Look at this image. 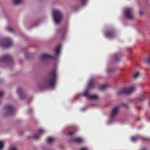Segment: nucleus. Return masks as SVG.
Masks as SVG:
<instances>
[{
  "mask_svg": "<svg viewBox=\"0 0 150 150\" xmlns=\"http://www.w3.org/2000/svg\"><path fill=\"white\" fill-rule=\"evenodd\" d=\"M118 108L119 107L117 106L115 107L112 109L110 115V119L108 122V124H110L112 123V118L117 115Z\"/></svg>",
  "mask_w": 150,
  "mask_h": 150,
  "instance_id": "obj_8",
  "label": "nucleus"
},
{
  "mask_svg": "<svg viewBox=\"0 0 150 150\" xmlns=\"http://www.w3.org/2000/svg\"><path fill=\"white\" fill-rule=\"evenodd\" d=\"M142 150H146V149H143Z\"/></svg>",
  "mask_w": 150,
  "mask_h": 150,
  "instance_id": "obj_37",
  "label": "nucleus"
},
{
  "mask_svg": "<svg viewBox=\"0 0 150 150\" xmlns=\"http://www.w3.org/2000/svg\"><path fill=\"white\" fill-rule=\"evenodd\" d=\"M26 97V94H19V97L21 99L24 98Z\"/></svg>",
  "mask_w": 150,
  "mask_h": 150,
  "instance_id": "obj_21",
  "label": "nucleus"
},
{
  "mask_svg": "<svg viewBox=\"0 0 150 150\" xmlns=\"http://www.w3.org/2000/svg\"><path fill=\"white\" fill-rule=\"evenodd\" d=\"M25 57L26 58H27V57H26V56H25Z\"/></svg>",
  "mask_w": 150,
  "mask_h": 150,
  "instance_id": "obj_39",
  "label": "nucleus"
},
{
  "mask_svg": "<svg viewBox=\"0 0 150 150\" xmlns=\"http://www.w3.org/2000/svg\"><path fill=\"white\" fill-rule=\"evenodd\" d=\"M4 142L2 141H0V150H2L4 148Z\"/></svg>",
  "mask_w": 150,
  "mask_h": 150,
  "instance_id": "obj_20",
  "label": "nucleus"
},
{
  "mask_svg": "<svg viewBox=\"0 0 150 150\" xmlns=\"http://www.w3.org/2000/svg\"><path fill=\"white\" fill-rule=\"evenodd\" d=\"M140 73L139 71L137 72V73L134 75V79H136L137 78L139 75Z\"/></svg>",
  "mask_w": 150,
  "mask_h": 150,
  "instance_id": "obj_23",
  "label": "nucleus"
},
{
  "mask_svg": "<svg viewBox=\"0 0 150 150\" xmlns=\"http://www.w3.org/2000/svg\"><path fill=\"white\" fill-rule=\"evenodd\" d=\"M93 81V79H91L90 80L88 83V87L83 94H89L90 90L94 87Z\"/></svg>",
  "mask_w": 150,
  "mask_h": 150,
  "instance_id": "obj_9",
  "label": "nucleus"
},
{
  "mask_svg": "<svg viewBox=\"0 0 150 150\" xmlns=\"http://www.w3.org/2000/svg\"><path fill=\"white\" fill-rule=\"evenodd\" d=\"M81 150H88V149L86 148H82Z\"/></svg>",
  "mask_w": 150,
  "mask_h": 150,
  "instance_id": "obj_29",
  "label": "nucleus"
},
{
  "mask_svg": "<svg viewBox=\"0 0 150 150\" xmlns=\"http://www.w3.org/2000/svg\"><path fill=\"white\" fill-rule=\"evenodd\" d=\"M13 43L11 40L5 38L1 40L0 42V46L2 47L7 48L11 46Z\"/></svg>",
  "mask_w": 150,
  "mask_h": 150,
  "instance_id": "obj_5",
  "label": "nucleus"
},
{
  "mask_svg": "<svg viewBox=\"0 0 150 150\" xmlns=\"http://www.w3.org/2000/svg\"><path fill=\"white\" fill-rule=\"evenodd\" d=\"M146 62L147 63H150V57L148 58Z\"/></svg>",
  "mask_w": 150,
  "mask_h": 150,
  "instance_id": "obj_27",
  "label": "nucleus"
},
{
  "mask_svg": "<svg viewBox=\"0 0 150 150\" xmlns=\"http://www.w3.org/2000/svg\"><path fill=\"white\" fill-rule=\"evenodd\" d=\"M72 141L76 143H79L83 142V140L82 138L79 137L73 139H72Z\"/></svg>",
  "mask_w": 150,
  "mask_h": 150,
  "instance_id": "obj_15",
  "label": "nucleus"
},
{
  "mask_svg": "<svg viewBox=\"0 0 150 150\" xmlns=\"http://www.w3.org/2000/svg\"><path fill=\"white\" fill-rule=\"evenodd\" d=\"M81 96L89 100H95L99 98L96 94H79L78 96Z\"/></svg>",
  "mask_w": 150,
  "mask_h": 150,
  "instance_id": "obj_7",
  "label": "nucleus"
},
{
  "mask_svg": "<svg viewBox=\"0 0 150 150\" xmlns=\"http://www.w3.org/2000/svg\"><path fill=\"white\" fill-rule=\"evenodd\" d=\"M140 13L141 14H142V12H140Z\"/></svg>",
  "mask_w": 150,
  "mask_h": 150,
  "instance_id": "obj_36",
  "label": "nucleus"
},
{
  "mask_svg": "<svg viewBox=\"0 0 150 150\" xmlns=\"http://www.w3.org/2000/svg\"><path fill=\"white\" fill-rule=\"evenodd\" d=\"M60 48V45H59L54 49V50L56 54L55 57H53L47 54H44L41 56L40 58L41 59L43 60L49 59H56L58 57Z\"/></svg>",
  "mask_w": 150,
  "mask_h": 150,
  "instance_id": "obj_2",
  "label": "nucleus"
},
{
  "mask_svg": "<svg viewBox=\"0 0 150 150\" xmlns=\"http://www.w3.org/2000/svg\"><path fill=\"white\" fill-rule=\"evenodd\" d=\"M136 89V87L133 85L128 87L124 88L118 91V94H127L132 93Z\"/></svg>",
  "mask_w": 150,
  "mask_h": 150,
  "instance_id": "obj_4",
  "label": "nucleus"
},
{
  "mask_svg": "<svg viewBox=\"0 0 150 150\" xmlns=\"http://www.w3.org/2000/svg\"><path fill=\"white\" fill-rule=\"evenodd\" d=\"M4 92H3V91H0V94H4Z\"/></svg>",
  "mask_w": 150,
  "mask_h": 150,
  "instance_id": "obj_31",
  "label": "nucleus"
},
{
  "mask_svg": "<svg viewBox=\"0 0 150 150\" xmlns=\"http://www.w3.org/2000/svg\"><path fill=\"white\" fill-rule=\"evenodd\" d=\"M4 94H0V98H1Z\"/></svg>",
  "mask_w": 150,
  "mask_h": 150,
  "instance_id": "obj_32",
  "label": "nucleus"
},
{
  "mask_svg": "<svg viewBox=\"0 0 150 150\" xmlns=\"http://www.w3.org/2000/svg\"><path fill=\"white\" fill-rule=\"evenodd\" d=\"M38 134H35L33 136V137L35 139H38L40 137V135L43 133L44 132V130L42 129H38Z\"/></svg>",
  "mask_w": 150,
  "mask_h": 150,
  "instance_id": "obj_13",
  "label": "nucleus"
},
{
  "mask_svg": "<svg viewBox=\"0 0 150 150\" xmlns=\"http://www.w3.org/2000/svg\"><path fill=\"white\" fill-rule=\"evenodd\" d=\"M5 108L7 111V115H12L15 111V109L11 105H7L5 106Z\"/></svg>",
  "mask_w": 150,
  "mask_h": 150,
  "instance_id": "obj_10",
  "label": "nucleus"
},
{
  "mask_svg": "<svg viewBox=\"0 0 150 150\" xmlns=\"http://www.w3.org/2000/svg\"><path fill=\"white\" fill-rule=\"evenodd\" d=\"M52 15L55 23L56 24H59L62 19V17L61 13L59 10H54L52 11Z\"/></svg>",
  "mask_w": 150,
  "mask_h": 150,
  "instance_id": "obj_3",
  "label": "nucleus"
},
{
  "mask_svg": "<svg viewBox=\"0 0 150 150\" xmlns=\"http://www.w3.org/2000/svg\"><path fill=\"white\" fill-rule=\"evenodd\" d=\"M110 85L108 83H105L101 86L99 88V89L100 91H103L106 88L109 87Z\"/></svg>",
  "mask_w": 150,
  "mask_h": 150,
  "instance_id": "obj_14",
  "label": "nucleus"
},
{
  "mask_svg": "<svg viewBox=\"0 0 150 150\" xmlns=\"http://www.w3.org/2000/svg\"><path fill=\"white\" fill-rule=\"evenodd\" d=\"M11 59V56L8 54L4 55L0 59V61L2 62H7L10 61Z\"/></svg>",
  "mask_w": 150,
  "mask_h": 150,
  "instance_id": "obj_11",
  "label": "nucleus"
},
{
  "mask_svg": "<svg viewBox=\"0 0 150 150\" xmlns=\"http://www.w3.org/2000/svg\"><path fill=\"white\" fill-rule=\"evenodd\" d=\"M9 150H17V149L15 148L12 147L10 148Z\"/></svg>",
  "mask_w": 150,
  "mask_h": 150,
  "instance_id": "obj_26",
  "label": "nucleus"
},
{
  "mask_svg": "<svg viewBox=\"0 0 150 150\" xmlns=\"http://www.w3.org/2000/svg\"><path fill=\"white\" fill-rule=\"evenodd\" d=\"M114 32L113 31L110 30L108 33H105V35L108 38L112 39L115 36Z\"/></svg>",
  "mask_w": 150,
  "mask_h": 150,
  "instance_id": "obj_12",
  "label": "nucleus"
},
{
  "mask_svg": "<svg viewBox=\"0 0 150 150\" xmlns=\"http://www.w3.org/2000/svg\"><path fill=\"white\" fill-rule=\"evenodd\" d=\"M133 12V9L132 8H127L125 9L124 11V15L126 18L131 20L134 18Z\"/></svg>",
  "mask_w": 150,
  "mask_h": 150,
  "instance_id": "obj_6",
  "label": "nucleus"
},
{
  "mask_svg": "<svg viewBox=\"0 0 150 150\" xmlns=\"http://www.w3.org/2000/svg\"><path fill=\"white\" fill-rule=\"evenodd\" d=\"M74 133V132H69V135H72V134H73Z\"/></svg>",
  "mask_w": 150,
  "mask_h": 150,
  "instance_id": "obj_30",
  "label": "nucleus"
},
{
  "mask_svg": "<svg viewBox=\"0 0 150 150\" xmlns=\"http://www.w3.org/2000/svg\"><path fill=\"white\" fill-rule=\"evenodd\" d=\"M6 29L7 30L10 32H12L13 31V29L10 27H8Z\"/></svg>",
  "mask_w": 150,
  "mask_h": 150,
  "instance_id": "obj_24",
  "label": "nucleus"
},
{
  "mask_svg": "<svg viewBox=\"0 0 150 150\" xmlns=\"http://www.w3.org/2000/svg\"><path fill=\"white\" fill-rule=\"evenodd\" d=\"M108 70V71H112V70Z\"/></svg>",
  "mask_w": 150,
  "mask_h": 150,
  "instance_id": "obj_38",
  "label": "nucleus"
},
{
  "mask_svg": "<svg viewBox=\"0 0 150 150\" xmlns=\"http://www.w3.org/2000/svg\"><path fill=\"white\" fill-rule=\"evenodd\" d=\"M55 139L53 137H49L47 139V142L48 143H51L53 142Z\"/></svg>",
  "mask_w": 150,
  "mask_h": 150,
  "instance_id": "obj_17",
  "label": "nucleus"
},
{
  "mask_svg": "<svg viewBox=\"0 0 150 150\" xmlns=\"http://www.w3.org/2000/svg\"><path fill=\"white\" fill-rule=\"evenodd\" d=\"M125 105V106L126 107H127V106H128L127 105H126V104H125V105Z\"/></svg>",
  "mask_w": 150,
  "mask_h": 150,
  "instance_id": "obj_34",
  "label": "nucleus"
},
{
  "mask_svg": "<svg viewBox=\"0 0 150 150\" xmlns=\"http://www.w3.org/2000/svg\"><path fill=\"white\" fill-rule=\"evenodd\" d=\"M139 137L138 136L132 137L131 138V140L132 142H135L139 139Z\"/></svg>",
  "mask_w": 150,
  "mask_h": 150,
  "instance_id": "obj_16",
  "label": "nucleus"
},
{
  "mask_svg": "<svg viewBox=\"0 0 150 150\" xmlns=\"http://www.w3.org/2000/svg\"><path fill=\"white\" fill-rule=\"evenodd\" d=\"M87 108H84L81 109V110L83 111H84L85 110H86Z\"/></svg>",
  "mask_w": 150,
  "mask_h": 150,
  "instance_id": "obj_28",
  "label": "nucleus"
},
{
  "mask_svg": "<svg viewBox=\"0 0 150 150\" xmlns=\"http://www.w3.org/2000/svg\"><path fill=\"white\" fill-rule=\"evenodd\" d=\"M114 59L116 60H118L119 58V56H118V54H116L114 55Z\"/></svg>",
  "mask_w": 150,
  "mask_h": 150,
  "instance_id": "obj_22",
  "label": "nucleus"
},
{
  "mask_svg": "<svg viewBox=\"0 0 150 150\" xmlns=\"http://www.w3.org/2000/svg\"><path fill=\"white\" fill-rule=\"evenodd\" d=\"M83 4H84L87 0H80Z\"/></svg>",
  "mask_w": 150,
  "mask_h": 150,
  "instance_id": "obj_25",
  "label": "nucleus"
},
{
  "mask_svg": "<svg viewBox=\"0 0 150 150\" xmlns=\"http://www.w3.org/2000/svg\"><path fill=\"white\" fill-rule=\"evenodd\" d=\"M23 91V89L21 88H18L17 90V93L18 94H21Z\"/></svg>",
  "mask_w": 150,
  "mask_h": 150,
  "instance_id": "obj_19",
  "label": "nucleus"
},
{
  "mask_svg": "<svg viewBox=\"0 0 150 150\" xmlns=\"http://www.w3.org/2000/svg\"><path fill=\"white\" fill-rule=\"evenodd\" d=\"M13 3L15 4H18L21 3L22 0H12Z\"/></svg>",
  "mask_w": 150,
  "mask_h": 150,
  "instance_id": "obj_18",
  "label": "nucleus"
},
{
  "mask_svg": "<svg viewBox=\"0 0 150 150\" xmlns=\"http://www.w3.org/2000/svg\"><path fill=\"white\" fill-rule=\"evenodd\" d=\"M49 78L47 80L48 85L52 88H54L55 85L57 78L56 72L55 70L51 71L49 74Z\"/></svg>",
  "mask_w": 150,
  "mask_h": 150,
  "instance_id": "obj_1",
  "label": "nucleus"
},
{
  "mask_svg": "<svg viewBox=\"0 0 150 150\" xmlns=\"http://www.w3.org/2000/svg\"><path fill=\"white\" fill-rule=\"evenodd\" d=\"M149 93L147 91H146L144 92V93Z\"/></svg>",
  "mask_w": 150,
  "mask_h": 150,
  "instance_id": "obj_33",
  "label": "nucleus"
},
{
  "mask_svg": "<svg viewBox=\"0 0 150 150\" xmlns=\"http://www.w3.org/2000/svg\"><path fill=\"white\" fill-rule=\"evenodd\" d=\"M142 139H143V140H146V138H142Z\"/></svg>",
  "mask_w": 150,
  "mask_h": 150,
  "instance_id": "obj_35",
  "label": "nucleus"
}]
</instances>
